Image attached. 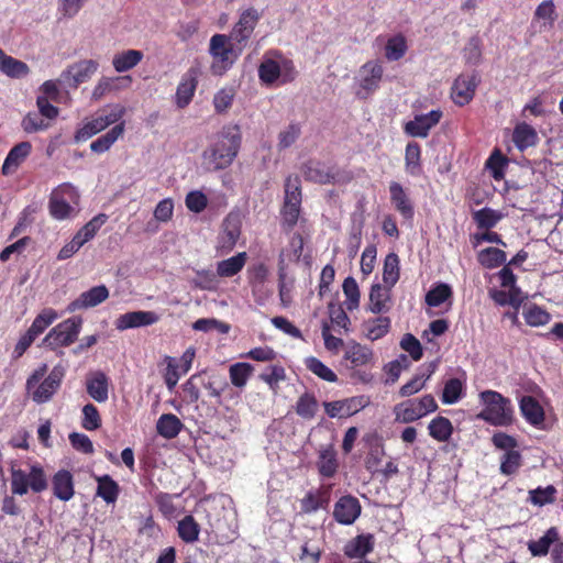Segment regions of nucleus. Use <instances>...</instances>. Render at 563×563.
I'll return each mask as SVG.
<instances>
[{"label": "nucleus", "mask_w": 563, "mask_h": 563, "mask_svg": "<svg viewBox=\"0 0 563 563\" xmlns=\"http://www.w3.org/2000/svg\"><path fill=\"white\" fill-rule=\"evenodd\" d=\"M303 174L308 180L319 184L331 183L335 177L333 168L314 161L305 165Z\"/></svg>", "instance_id": "nucleus-30"}, {"label": "nucleus", "mask_w": 563, "mask_h": 563, "mask_svg": "<svg viewBox=\"0 0 563 563\" xmlns=\"http://www.w3.org/2000/svg\"><path fill=\"white\" fill-rule=\"evenodd\" d=\"M464 386L461 379L450 378L443 388L441 400L445 405L456 404L463 393Z\"/></svg>", "instance_id": "nucleus-56"}, {"label": "nucleus", "mask_w": 563, "mask_h": 563, "mask_svg": "<svg viewBox=\"0 0 563 563\" xmlns=\"http://www.w3.org/2000/svg\"><path fill=\"white\" fill-rule=\"evenodd\" d=\"M199 70L190 68L183 76L176 91V103L179 108L186 107L192 99L197 88Z\"/></svg>", "instance_id": "nucleus-20"}, {"label": "nucleus", "mask_w": 563, "mask_h": 563, "mask_svg": "<svg viewBox=\"0 0 563 563\" xmlns=\"http://www.w3.org/2000/svg\"><path fill=\"white\" fill-rule=\"evenodd\" d=\"M556 18L554 4L551 0H545L539 4L536 10V19L542 21V25L551 27Z\"/></svg>", "instance_id": "nucleus-64"}, {"label": "nucleus", "mask_w": 563, "mask_h": 563, "mask_svg": "<svg viewBox=\"0 0 563 563\" xmlns=\"http://www.w3.org/2000/svg\"><path fill=\"white\" fill-rule=\"evenodd\" d=\"M88 395L98 402H106L109 398L108 377L102 372L91 373L86 380Z\"/></svg>", "instance_id": "nucleus-21"}, {"label": "nucleus", "mask_w": 563, "mask_h": 563, "mask_svg": "<svg viewBox=\"0 0 563 563\" xmlns=\"http://www.w3.org/2000/svg\"><path fill=\"white\" fill-rule=\"evenodd\" d=\"M98 69V63L92 59H85L69 66L60 76V80L71 87L89 80Z\"/></svg>", "instance_id": "nucleus-15"}, {"label": "nucleus", "mask_w": 563, "mask_h": 563, "mask_svg": "<svg viewBox=\"0 0 563 563\" xmlns=\"http://www.w3.org/2000/svg\"><path fill=\"white\" fill-rule=\"evenodd\" d=\"M473 220L481 230H490L504 218L501 211L485 207L472 213Z\"/></svg>", "instance_id": "nucleus-35"}, {"label": "nucleus", "mask_w": 563, "mask_h": 563, "mask_svg": "<svg viewBox=\"0 0 563 563\" xmlns=\"http://www.w3.org/2000/svg\"><path fill=\"white\" fill-rule=\"evenodd\" d=\"M452 296V289L448 284H439L426 295V302L430 307H439Z\"/></svg>", "instance_id": "nucleus-59"}, {"label": "nucleus", "mask_w": 563, "mask_h": 563, "mask_svg": "<svg viewBox=\"0 0 563 563\" xmlns=\"http://www.w3.org/2000/svg\"><path fill=\"white\" fill-rule=\"evenodd\" d=\"M520 411L525 419L533 424L539 426L544 420V412L540 404L531 396H525L520 400Z\"/></svg>", "instance_id": "nucleus-32"}, {"label": "nucleus", "mask_w": 563, "mask_h": 563, "mask_svg": "<svg viewBox=\"0 0 563 563\" xmlns=\"http://www.w3.org/2000/svg\"><path fill=\"white\" fill-rule=\"evenodd\" d=\"M441 118L442 111L440 109L431 110L423 114H417L405 124L404 130L406 134L412 137L424 139L429 135L430 130L440 122Z\"/></svg>", "instance_id": "nucleus-13"}, {"label": "nucleus", "mask_w": 563, "mask_h": 563, "mask_svg": "<svg viewBox=\"0 0 563 563\" xmlns=\"http://www.w3.org/2000/svg\"><path fill=\"white\" fill-rule=\"evenodd\" d=\"M506 260V253L497 247H487L478 253V262L487 268L497 267Z\"/></svg>", "instance_id": "nucleus-53"}, {"label": "nucleus", "mask_w": 563, "mask_h": 563, "mask_svg": "<svg viewBox=\"0 0 563 563\" xmlns=\"http://www.w3.org/2000/svg\"><path fill=\"white\" fill-rule=\"evenodd\" d=\"M124 133V123L121 122L117 125H114L110 131H108L106 134L101 135L97 140H95L90 144V148L95 153H104L107 152L114 142L120 139Z\"/></svg>", "instance_id": "nucleus-36"}, {"label": "nucleus", "mask_w": 563, "mask_h": 563, "mask_svg": "<svg viewBox=\"0 0 563 563\" xmlns=\"http://www.w3.org/2000/svg\"><path fill=\"white\" fill-rule=\"evenodd\" d=\"M438 405L432 395H424L419 399L400 402L394 407L395 420L401 423L417 421L424 416L434 412Z\"/></svg>", "instance_id": "nucleus-7"}, {"label": "nucleus", "mask_w": 563, "mask_h": 563, "mask_svg": "<svg viewBox=\"0 0 563 563\" xmlns=\"http://www.w3.org/2000/svg\"><path fill=\"white\" fill-rule=\"evenodd\" d=\"M258 377L276 394L279 388V383L284 382L286 378V373L283 366L273 365L261 373Z\"/></svg>", "instance_id": "nucleus-54"}, {"label": "nucleus", "mask_w": 563, "mask_h": 563, "mask_svg": "<svg viewBox=\"0 0 563 563\" xmlns=\"http://www.w3.org/2000/svg\"><path fill=\"white\" fill-rule=\"evenodd\" d=\"M537 140L536 130L527 123H520L514 130L512 141L520 151L533 146Z\"/></svg>", "instance_id": "nucleus-38"}, {"label": "nucleus", "mask_w": 563, "mask_h": 563, "mask_svg": "<svg viewBox=\"0 0 563 563\" xmlns=\"http://www.w3.org/2000/svg\"><path fill=\"white\" fill-rule=\"evenodd\" d=\"M104 129L106 126L103 125L101 118L97 115L84 123V125L76 132L75 140L77 142L87 141L88 139L103 131Z\"/></svg>", "instance_id": "nucleus-58"}, {"label": "nucleus", "mask_w": 563, "mask_h": 563, "mask_svg": "<svg viewBox=\"0 0 563 563\" xmlns=\"http://www.w3.org/2000/svg\"><path fill=\"white\" fill-rule=\"evenodd\" d=\"M54 495L64 501H67L74 496V481L73 475L66 471H58L52 481Z\"/></svg>", "instance_id": "nucleus-25"}, {"label": "nucleus", "mask_w": 563, "mask_h": 563, "mask_svg": "<svg viewBox=\"0 0 563 563\" xmlns=\"http://www.w3.org/2000/svg\"><path fill=\"white\" fill-rule=\"evenodd\" d=\"M32 150L30 142H21L13 146L7 155L2 165V173L4 175H12L16 172L19 166L26 159Z\"/></svg>", "instance_id": "nucleus-23"}, {"label": "nucleus", "mask_w": 563, "mask_h": 563, "mask_svg": "<svg viewBox=\"0 0 563 563\" xmlns=\"http://www.w3.org/2000/svg\"><path fill=\"white\" fill-rule=\"evenodd\" d=\"M389 194L394 208L405 219H411L413 217V206L404 187L397 181H391L389 184Z\"/></svg>", "instance_id": "nucleus-22"}, {"label": "nucleus", "mask_w": 563, "mask_h": 563, "mask_svg": "<svg viewBox=\"0 0 563 563\" xmlns=\"http://www.w3.org/2000/svg\"><path fill=\"white\" fill-rule=\"evenodd\" d=\"M344 356L354 366H363L372 361L373 352L367 346L352 342L346 346Z\"/></svg>", "instance_id": "nucleus-39"}, {"label": "nucleus", "mask_w": 563, "mask_h": 563, "mask_svg": "<svg viewBox=\"0 0 563 563\" xmlns=\"http://www.w3.org/2000/svg\"><path fill=\"white\" fill-rule=\"evenodd\" d=\"M521 466V454L518 450L506 452L500 457V473L504 475H512Z\"/></svg>", "instance_id": "nucleus-60"}, {"label": "nucleus", "mask_w": 563, "mask_h": 563, "mask_svg": "<svg viewBox=\"0 0 563 563\" xmlns=\"http://www.w3.org/2000/svg\"><path fill=\"white\" fill-rule=\"evenodd\" d=\"M143 58V53L136 49H128L114 55L112 65L118 73H124L135 67Z\"/></svg>", "instance_id": "nucleus-37"}, {"label": "nucleus", "mask_w": 563, "mask_h": 563, "mask_svg": "<svg viewBox=\"0 0 563 563\" xmlns=\"http://www.w3.org/2000/svg\"><path fill=\"white\" fill-rule=\"evenodd\" d=\"M46 372L47 365L43 364L34 371L26 382L27 391L31 394L32 399L37 404L48 401L59 388L64 377V371L59 367H54L48 376L37 385Z\"/></svg>", "instance_id": "nucleus-5"}, {"label": "nucleus", "mask_w": 563, "mask_h": 563, "mask_svg": "<svg viewBox=\"0 0 563 563\" xmlns=\"http://www.w3.org/2000/svg\"><path fill=\"white\" fill-rule=\"evenodd\" d=\"M477 85L478 78L475 74L460 75L452 86L451 97L454 103L459 106L468 103L475 95Z\"/></svg>", "instance_id": "nucleus-16"}, {"label": "nucleus", "mask_w": 563, "mask_h": 563, "mask_svg": "<svg viewBox=\"0 0 563 563\" xmlns=\"http://www.w3.org/2000/svg\"><path fill=\"white\" fill-rule=\"evenodd\" d=\"M241 130L235 124L223 126L202 153V166L209 172L228 168L238 156Z\"/></svg>", "instance_id": "nucleus-1"}, {"label": "nucleus", "mask_w": 563, "mask_h": 563, "mask_svg": "<svg viewBox=\"0 0 563 563\" xmlns=\"http://www.w3.org/2000/svg\"><path fill=\"white\" fill-rule=\"evenodd\" d=\"M421 150L418 143L410 142L406 146L405 166L406 172L412 176H417L421 172Z\"/></svg>", "instance_id": "nucleus-50"}, {"label": "nucleus", "mask_w": 563, "mask_h": 563, "mask_svg": "<svg viewBox=\"0 0 563 563\" xmlns=\"http://www.w3.org/2000/svg\"><path fill=\"white\" fill-rule=\"evenodd\" d=\"M373 545L372 536H358L347 544L345 553L350 558H363L373 550Z\"/></svg>", "instance_id": "nucleus-49"}, {"label": "nucleus", "mask_w": 563, "mask_h": 563, "mask_svg": "<svg viewBox=\"0 0 563 563\" xmlns=\"http://www.w3.org/2000/svg\"><path fill=\"white\" fill-rule=\"evenodd\" d=\"M367 396H353L350 398L323 402L324 411L330 418H347L351 417L369 405Z\"/></svg>", "instance_id": "nucleus-11"}, {"label": "nucleus", "mask_w": 563, "mask_h": 563, "mask_svg": "<svg viewBox=\"0 0 563 563\" xmlns=\"http://www.w3.org/2000/svg\"><path fill=\"white\" fill-rule=\"evenodd\" d=\"M432 374V371L424 374H417L415 377H412L407 384L401 386L399 389V395L401 397H409L417 393H419L426 385L427 380L430 378Z\"/></svg>", "instance_id": "nucleus-61"}, {"label": "nucleus", "mask_w": 563, "mask_h": 563, "mask_svg": "<svg viewBox=\"0 0 563 563\" xmlns=\"http://www.w3.org/2000/svg\"><path fill=\"white\" fill-rule=\"evenodd\" d=\"M232 38L224 34H216L210 38L209 53L213 58L212 70L221 75L228 70L238 57Z\"/></svg>", "instance_id": "nucleus-8"}, {"label": "nucleus", "mask_w": 563, "mask_h": 563, "mask_svg": "<svg viewBox=\"0 0 563 563\" xmlns=\"http://www.w3.org/2000/svg\"><path fill=\"white\" fill-rule=\"evenodd\" d=\"M297 71L292 60L276 51H269L258 66L260 80L266 86H282L292 81Z\"/></svg>", "instance_id": "nucleus-2"}, {"label": "nucleus", "mask_w": 563, "mask_h": 563, "mask_svg": "<svg viewBox=\"0 0 563 563\" xmlns=\"http://www.w3.org/2000/svg\"><path fill=\"white\" fill-rule=\"evenodd\" d=\"M428 430L434 440L445 442L453 433V426L448 418L439 416L430 421Z\"/></svg>", "instance_id": "nucleus-41"}, {"label": "nucleus", "mask_w": 563, "mask_h": 563, "mask_svg": "<svg viewBox=\"0 0 563 563\" xmlns=\"http://www.w3.org/2000/svg\"><path fill=\"white\" fill-rule=\"evenodd\" d=\"M390 320L387 317H379L364 323L365 335L371 341L383 338L389 331Z\"/></svg>", "instance_id": "nucleus-47"}, {"label": "nucleus", "mask_w": 563, "mask_h": 563, "mask_svg": "<svg viewBox=\"0 0 563 563\" xmlns=\"http://www.w3.org/2000/svg\"><path fill=\"white\" fill-rule=\"evenodd\" d=\"M354 93L357 99L366 100L379 90L384 79V65L379 59L364 63L354 75Z\"/></svg>", "instance_id": "nucleus-6"}, {"label": "nucleus", "mask_w": 563, "mask_h": 563, "mask_svg": "<svg viewBox=\"0 0 563 563\" xmlns=\"http://www.w3.org/2000/svg\"><path fill=\"white\" fill-rule=\"evenodd\" d=\"M305 365L311 373L325 382L335 383L338 380L336 374L314 356L307 357Z\"/></svg>", "instance_id": "nucleus-51"}, {"label": "nucleus", "mask_w": 563, "mask_h": 563, "mask_svg": "<svg viewBox=\"0 0 563 563\" xmlns=\"http://www.w3.org/2000/svg\"><path fill=\"white\" fill-rule=\"evenodd\" d=\"M159 319V314L155 311H130L119 316L114 321V325L117 330L124 331L128 329L153 325L157 323Z\"/></svg>", "instance_id": "nucleus-14"}, {"label": "nucleus", "mask_w": 563, "mask_h": 563, "mask_svg": "<svg viewBox=\"0 0 563 563\" xmlns=\"http://www.w3.org/2000/svg\"><path fill=\"white\" fill-rule=\"evenodd\" d=\"M58 318V313L52 309L46 308L42 310L34 321L32 322L31 327L29 328L27 332H30L34 338H37L40 334H42L56 319Z\"/></svg>", "instance_id": "nucleus-46"}, {"label": "nucleus", "mask_w": 563, "mask_h": 563, "mask_svg": "<svg viewBox=\"0 0 563 563\" xmlns=\"http://www.w3.org/2000/svg\"><path fill=\"white\" fill-rule=\"evenodd\" d=\"M343 292L346 297V309L352 311L360 305V289L356 280L353 277H346L343 282Z\"/></svg>", "instance_id": "nucleus-57"}, {"label": "nucleus", "mask_w": 563, "mask_h": 563, "mask_svg": "<svg viewBox=\"0 0 563 563\" xmlns=\"http://www.w3.org/2000/svg\"><path fill=\"white\" fill-rule=\"evenodd\" d=\"M48 211L51 217L58 221L76 218L80 211L78 189L69 183L54 188L49 195Z\"/></svg>", "instance_id": "nucleus-4"}, {"label": "nucleus", "mask_w": 563, "mask_h": 563, "mask_svg": "<svg viewBox=\"0 0 563 563\" xmlns=\"http://www.w3.org/2000/svg\"><path fill=\"white\" fill-rule=\"evenodd\" d=\"M254 367L250 363L239 362L229 368L231 384L236 388H244L252 376Z\"/></svg>", "instance_id": "nucleus-40"}, {"label": "nucleus", "mask_w": 563, "mask_h": 563, "mask_svg": "<svg viewBox=\"0 0 563 563\" xmlns=\"http://www.w3.org/2000/svg\"><path fill=\"white\" fill-rule=\"evenodd\" d=\"M483 407L477 418L495 427H507L512 423L514 409L508 398L495 390H484L479 394Z\"/></svg>", "instance_id": "nucleus-3"}, {"label": "nucleus", "mask_w": 563, "mask_h": 563, "mask_svg": "<svg viewBox=\"0 0 563 563\" xmlns=\"http://www.w3.org/2000/svg\"><path fill=\"white\" fill-rule=\"evenodd\" d=\"M318 470L319 473L324 477H332L338 471V460H336V452L331 446H324L319 452V459H318Z\"/></svg>", "instance_id": "nucleus-33"}, {"label": "nucleus", "mask_w": 563, "mask_h": 563, "mask_svg": "<svg viewBox=\"0 0 563 563\" xmlns=\"http://www.w3.org/2000/svg\"><path fill=\"white\" fill-rule=\"evenodd\" d=\"M80 318H69L55 325L43 339V345L51 350L73 344L81 330Z\"/></svg>", "instance_id": "nucleus-9"}, {"label": "nucleus", "mask_w": 563, "mask_h": 563, "mask_svg": "<svg viewBox=\"0 0 563 563\" xmlns=\"http://www.w3.org/2000/svg\"><path fill=\"white\" fill-rule=\"evenodd\" d=\"M107 220V214L99 213L88 221L73 238L78 246L82 247L86 243L91 241Z\"/></svg>", "instance_id": "nucleus-28"}, {"label": "nucleus", "mask_w": 563, "mask_h": 563, "mask_svg": "<svg viewBox=\"0 0 563 563\" xmlns=\"http://www.w3.org/2000/svg\"><path fill=\"white\" fill-rule=\"evenodd\" d=\"M406 52L407 42L402 35H395L387 41L385 46V57L388 60H398L406 54Z\"/></svg>", "instance_id": "nucleus-55"}, {"label": "nucleus", "mask_w": 563, "mask_h": 563, "mask_svg": "<svg viewBox=\"0 0 563 563\" xmlns=\"http://www.w3.org/2000/svg\"><path fill=\"white\" fill-rule=\"evenodd\" d=\"M97 496L101 497L107 504H113L119 495L118 484L108 475L97 478Z\"/></svg>", "instance_id": "nucleus-48"}, {"label": "nucleus", "mask_w": 563, "mask_h": 563, "mask_svg": "<svg viewBox=\"0 0 563 563\" xmlns=\"http://www.w3.org/2000/svg\"><path fill=\"white\" fill-rule=\"evenodd\" d=\"M0 71L11 78H22L29 74L30 68L25 63L7 55L0 48Z\"/></svg>", "instance_id": "nucleus-31"}, {"label": "nucleus", "mask_w": 563, "mask_h": 563, "mask_svg": "<svg viewBox=\"0 0 563 563\" xmlns=\"http://www.w3.org/2000/svg\"><path fill=\"white\" fill-rule=\"evenodd\" d=\"M317 407L318 404L316 398L311 395L305 394L297 401L296 412L305 419H311L316 415Z\"/></svg>", "instance_id": "nucleus-63"}, {"label": "nucleus", "mask_w": 563, "mask_h": 563, "mask_svg": "<svg viewBox=\"0 0 563 563\" xmlns=\"http://www.w3.org/2000/svg\"><path fill=\"white\" fill-rule=\"evenodd\" d=\"M177 532L179 538L186 543H194L198 540L200 526L190 515L178 521Z\"/></svg>", "instance_id": "nucleus-42"}, {"label": "nucleus", "mask_w": 563, "mask_h": 563, "mask_svg": "<svg viewBox=\"0 0 563 563\" xmlns=\"http://www.w3.org/2000/svg\"><path fill=\"white\" fill-rule=\"evenodd\" d=\"M399 279V258L395 253H390L386 256L383 269V280L388 287L394 285Z\"/></svg>", "instance_id": "nucleus-52"}, {"label": "nucleus", "mask_w": 563, "mask_h": 563, "mask_svg": "<svg viewBox=\"0 0 563 563\" xmlns=\"http://www.w3.org/2000/svg\"><path fill=\"white\" fill-rule=\"evenodd\" d=\"M81 426L88 431L97 430L101 426V418L95 405L87 404L84 406Z\"/></svg>", "instance_id": "nucleus-62"}, {"label": "nucleus", "mask_w": 563, "mask_h": 563, "mask_svg": "<svg viewBox=\"0 0 563 563\" xmlns=\"http://www.w3.org/2000/svg\"><path fill=\"white\" fill-rule=\"evenodd\" d=\"M107 220V214L99 213L88 221L73 238L78 246L82 247L86 243L91 241Z\"/></svg>", "instance_id": "nucleus-27"}, {"label": "nucleus", "mask_w": 563, "mask_h": 563, "mask_svg": "<svg viewBox=\"0 0 563 563\" xmlns=\"http://www.w3.org/2000/svg\"><path fill=\"white\" fill-rule=\"evenodd\" d=\"M246 260V253L241 252L230 258L218 262L217 275L219 277H232L236 275L244 267Z\"/></svg>", "instance_id": "nucleus-34"}, {"label": "nucleus", "mask_w": 563, "mask_h": 563, "mask_svg": "<svg viewBox=\"0 0 563 563\" xmlns=\"http://www.w3.org/2000/svg\"><path fill=\"white\" fill-rule=\"evenodd\" d=\"M391 287L375 284L369 291L368 310L375 314L387 312L390 309Z\"/></svg>", "instance_id": "nucleus-24"}, {"label": "nucleus", "mask_w": 563, "mask_h": 563, "mask_svg": "<svg viewBox=\"0 0 563 563\" xmlns=\"http://www.w3.org/2000/svg\"><path fill=\"white\" fill-rule=\"evenodd\" d=\"M241 234V220L238 214H229L222 224V231L219 235V247L231 251L236 244Z\"/></svg>", "instance_id": "nucleus-19"}, {"label": "nucleus", "mask_w": 563, "mask_h": 563, "mask_svg": "<svg viewBox=\"0 0 563 563\" xmlns=\"http://www.w3.org/2000/svg\"><path fill=\"white\" fill-rule=\"evenodd\" d=\"M301 192L298 178H287L285 185V202L283 208L284 223L292 228L299 218Z\"/></svg>", "instance_id": "nucleus-10"}, {"label": "nucleus", "mask_w": 563, "mask_h": 563, "mask_svg": "<svg viewBox=\"0 0 563 563\" xmlns=\"http://www.w3.org/2000/svg\"><path fill=\"white\" fill-rule=\"evenodd\" d=\"M361 514V505L353 496H343L334 505L333 516L342 525H352Z\"/></svg>", "instance_id": "nucleus-18"}, {"label": "nucleus", "mask_w": 563, "mask_h": 563, "mask_svg": "<svg viewBox=\"0 0 563 563\" xmlns=\"http://www.w3.org/2000/svg\"><path fill=\"white\" fill-rule=\"evenodd\" d=\"M181 427L183 423L180 420L172 413L162 415L156 424L158 434L166 439H173L177 437Z\"/></svg>", "instance_id": "nucleus-43"}, {"label": "nucleus", "mask_w": 563, "mask_h": 563, "mask_svg": "<svg viewBox=\"0 0 563 563\" xmlns=\"http://www.w3.org/2000/svg\"><path fill=\"white\" fill-rule=\"evenodd\" d=\"M109 297V290L106 286H95L87 291L79 295L78 298L73 300L67 306L68 312H75L77 310L93 308L101 302L106 301Z\"/></svg>", "instance_id": "nucleus-17"}, {"label": "nucleus", "mask_w": 563, "mask_h": 563, "mask_svg": "<svg viewBox=\"0 0 563 563\" xmlns=\"http://www.w3.org/2000/svg\"><path fill=\"white\" fill-rule=\"evenodd\" d=\"M558 538V530L555 528H550L539 540L530 541L528 543V549L533 556H544L548 554L551 544L554 543Z\"/></svg>", "instance_id": "nucleus-45"}, {"label": "nucleus", "mask_w": 563, "mask_h": 563, "mask_svg": "<svg viewBox=\"0 0 563 563\" xmlns=\"http://www.w3.org/2000/svg\"><path fill=\"white\" fill-rule=\"evenodd\" d=\"M330 503L329 489L311 490L301 499V510L306 514H312L319 509H324Z\"/></svg>", "instance_id": "nucleus-26"}, {"label": "nucleus", "mask_w": 563, "mask_h": 563, "mask_svg": "<svg viewBox=\"0 0 563 563\" xmlns=\"http://www.w3.org/2000/svg\"><path fill=\"white\" fill-rule=\"evenodd\" d=\"M525 321L530 327H542L550 322L551 314L543 308L532 303L525 307L522 311Z\"/></svg>", "instance_id": "nucleus-44"}, {"label": "nucleus", "mask_w": 563, "mask_h": 563, "mask_svg": "<svg viewBox=\"0 0 563 563\" xmlns=\"http://www.w3.org/2000/svg\"><path fill=\"white\" fill-rule=\"evenodd\" d=\"M258 20L260 13L253 8L246 9L241 13L238 23L230 34V38L238 45L240 52L246 45Z\"/></svg>", "instance_id": "nucleus-12"}, {"label": "nucleus", "mask_w": 563, "mask_h": 563, "mask_svg": "<svg viewBox=\"0 0 563 563\" xmlns=\"http://www.w3.org/2000/svg\"><path fill=\"white\" fill-rule=\"evenodd\" d=\"M107 220V214L99 213L88 221L73 238L78 246L82 247L86 243L91 241Z\"/></svg>", "instance_id": "nucleus-29"}]
</instances>
